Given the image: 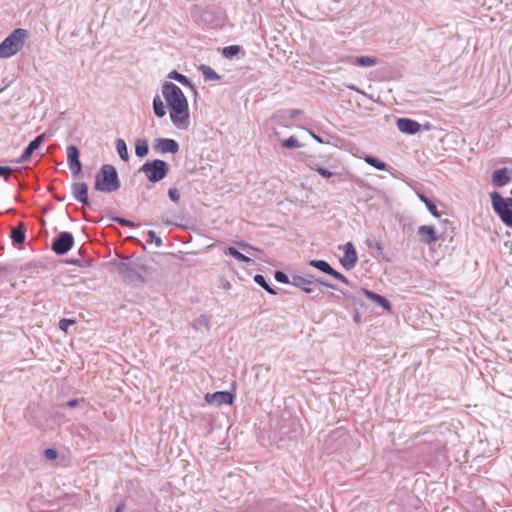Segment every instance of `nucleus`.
<instances>
[{"instance_id":"5fc2aeb1","label":"nucleus","mask_w":512,"mask_h":512,"mask_svg":"<svg viewBox=\"0 0 512 512\" xmlns=\"http://www.w3.org/2000/svg\"><path fill=\"white\" fill-rule=\"evenodd\" d=\"M330 295L335 297V298H339L340 297V295H335L334 293H331Z\"/></svg>"},{"instance_id":"f257e3e1","label":"nucleus","mask_w":512,"mask_h":512,"mask_svg":"<svg viewBox=\"0 0 512 512\" xmlns=\"http://www.w3.org/2000/svg\"><path fill=\"white\" fill-rule=\"evenodd\" d=\"M161 95L153 99V111L156 117L163 118L167 112L173 126L186 131L191 126V114L188 99L183 90L171 81H164Z\"/></svg>"},{"instance_id":"2f4dec72","label":"nucleus","mask_w":512,"mask_h":512,"mask_svg":"<svg viewBox=\"0 0 512 512\" xmlns=\"http://www.w3.org/2000/svg\"><path fill=\"white\" fill-rule=\"evenodd\" d=\"M359 258H339V262L342 265V267L346 270L353 269Z\"/></svg>"},{"instance_id":"ddd939ff","label":"nucleus","mask_w":512,"mask_h":512,"mask_svg":"<svg viewBox=\"0 0 512 512\" xmlns=\"http://www.w3.org/2000/svg\"><path fill=\"white\" fill-rule=\"evenodd\" d=\"M44 142V135H39L38 137H36L28 146L27 148L24 150V152L22 153V155L16 160V163H24L26 161H28L31 156L33 155V153L40 148V146L43 144Z\"/></svg>"},{"instance_id":"39448f33","label":"nucleus","mask_w":512,"mask_h":512,"mask_svg":"<svg viewBox=\"0 0 512 512\" xmlns=\"http://www.w3.org/2000/svg\"><path fill=\"white\" fill-rule=\"evenodd\" d=\"M120 186L118 174L112 165H103L95 176L94 189L104 193L116 191Z\"/></svg>"},{"instance_id":"7ed1b4c3","label":"nucleus","mask_w":512,"mask_h":512,"mask_svg":"<svg viewBox=\"0 0 512 512\" xmlns=\"http://www.w3.org/2000/svg\"><path fill=\"white\" fill-rule=\"evenodd\" d=\"M292 286L301 290L306 294H314L313 298H318L323 291L318 289V286H324L332 290H337V285L328 282L322 277H316L310 273L299 274L297 272L291 273Z\"/></svg>"},{"instance_id":"603ef678","label":"nucleus","mask_w":512,"mask_h":512,"mask_svg":"<svg viewBox=\"0 0 512 512\" xmlns=\"http://www.w3.org/2000/svg\"><path fill=\"white\" fill-rule=\"evenodd\" d=\"M336 291H339L340 296H343V292H346L345 290H339L338 288H337V290H336Z\"/></svg>"},{"instance_id":"6ab92c4d","label":"nucleus","mask_w":512,"mask_h":512,"mask_svg":"<svg viewBox=\"0 0 512 512\" xmlns=\"http://www.w3.org/2000/svg\"><path fill=\"white\" fill-rule=\"evenodd\" d=\"M253 281L263 288L270 295H277L281 289L272 287L270 283L267 281L266 277L262 274H256L253 277Z\"/></svg>"},{"instance_id":"9b49d317","label":"nucleus","mask_w":512,"mask_h":512,"mask_svg":"<svg viewBox=\"0 0 512 512\" xmlns=\"http://www.w3.org/2000/svg\"><path fill=\"white\" fill-rule=\"evenodd\" d=\"M397 128L404 134L414 135L421 130L422 126L415 120L409 118H399L397 120Z\"/></svg>"},{"instance_id":"6e6552de","label":"nucleus","mask_w":512,"mask_h":512,"mask_svg":"<svg viewBox=\"0 0 512 512\" xmlns=\"http://www.w3.org/2000/svg\"><path fill=\"white\" fill-rule=\"evenodd\" d=\"M204 399L207 404L215 407L221 405H232L235 400V393L228 390L216 391L214 393H206Z\"/></svg>"},{"instance_id":"a878e982","label":"nucleus","mask_w":512,"mask_h":512,"mask_svg":"<svg viewBox=\"0 0 512 512\" xmlns=\"http://www.w3.org/2000/svg\"><path fill=\"white\" fill-rule=\"evenodd\" d=\"M418 198L425 204L428 211L436 218L440 217V213L437 210V207L434 203H432L426 196L423 194H418Z\"/></svg>"},{"instance_id":"c85d7f7f","label":"nucleus","mask_w":512,"mask_h":512,"mask_svg":"<svg viewBox=\"0 0 512 512\" xmlns=\"http://www.w3.org/2000/svg\"><path fill=\"white\" fill-rule=\"evenodd\" d=\"M11 237L13 242L15 243H23L25 239V234L23 230V225L19 224L17 227L12 229Z\"/></svg>"},{"instance_id":"20e7f679","label":"nucleus","mask_w":512,"mask_h":512,"mask_svg":"<svg viewBox=\"0 0 512 512\" xmlns=\"http://www.w3.org/2000/svg\"><path fill=\"white\" fill-rule=\"evenodd\" d=\"M28 31L23 28L13 30L0 43V59H8L18 54L25 46Z\"/></svg>"},{"instance_id":"bb28decb","label":"nucleus","mask_w":512,"mask_h":512,"mask_svg":"<svg viewBox=\"0 0 512 512\" xmlns=\"http://www.w3.org/2000/svg\"><path fill=\"white\" fill-rule=\"evenodd\" d=\"M193 327L195 330H200L201 327H205L207 330L210 329V319L206 314H201L197 319L194 320Z\"/></svg>"},{"instance_id":"ea45409f","label":"nucleus","mask_w":512,"mask_h":512,"mask_svg":"<svg viewBox=\"0 0 512 512\" xmlns=\"http://www.w3.org/2000/svg\"><path fill=\"white\" fill-rule=\"evenodd\" d=\"M344 256H355L356 250L352 243L348 242L344 245Z\"/></svg>"},{"instance_id":"1a4fd4ad","label":"nucleus","mask_w":512,"mask_h":512,"mask_svg":"<svg viewBox=\"0 0 512 512\" xmlns=\"http://www.w3.org/2000/svg\"><path fill=\"white\" fill-rule=\"evenodd\" d=\"M74 244V238L69 232H61L52 243V250L56 254L67 253Z\"/></svg>"},{"instance_id":"473e14b6","label":"nucleus","mask_w":512,"mask_h":512,"mask_svg":"<svg viewBox=\"0 0 512 512\" xmlns=\"http://www.w3.org/2000/svg\"><path fill=\"white\" fill-rule=\"evenodd\" d=\"M201 71L206 80H218L219 76L217 73L208 66H202Z\"/></svg>"},{"instance_id":"49530a36","label":"nucleus","mask_w":512,"mask_h":512,"mask_svg":"<svg viewBox=\"0 0 512 512\" xmlns=\"http://www.w3.org/2000/svg\"><path fill=\"white\" fill-rule=\"evenodd\" d=\"M125 507H126V504H125V502H124V501H122V502H120V503L116 506V508H115V511H114V512H123V511H124V509H125Z\"/></svg>"},{"instance_id":"c03bdc74","label":"nucleus","mask_w":512,"mask_h":512,"mask_svg":"<svg viewBox=\"0 0 512 512\" xmlns=\"http://www.w3.org/2000/svg\"><path fill=\"white\" fill-rule=\"evenodd\" d=\"M11 171L10 167L0 166V176H5L7 178Z\"/></svg>"},{"instance_id":"0eeeda50","label":"nucleus","mask_w":512,"mask_h":512,"mask_svg":"<svg viewBox=\"0 0 512 512\" xmlns=\"http://www.w3.org/2000/svg\"><path fill=\"white\" fill-rule=\"evenodd\" d=\"M140 172H142L150 182L157 183L168 174L169 164L159 159L147 161L140 168Z\"/></svg>"},{"instance_id":"72a5a7b5","label":"nucleus","mask_w":512,"mask_h":512,"mask_svg":"<svg viewBox=\"0 0 512 512\" xmlns=\"http://www.w3.org/2000/svg\"><path fill=\"white\" fill-rule=\"evenodd\" d=\"M76 323L73 318H62L59 321V329L65 333H68V328Z\"/></svg>"},{"instance_id":"2eb2a0df","label":"nucleus","mask_w":512,"mask_h":512,"mask_svg":"<svg viewBox=\"0 0 512 512\" xmlns=\"http://www.w3.org/2000/svg\"><path fill=\"white\" fill-rule=\"evenodd\" d=\"M155 149L161 153L175 154L179 150V145L173 139L161 138L157 140Z\"/></svg>"},{"instance_id":"4468645a","label":"nucleus","mask_w":512,"mask_h":512,"mask_svg":"<svg viewBox=\"0 0 512 512\" xmlns=\"http://www.w3.org/2000/svg\"><path fill=\"white\" fill-rule=\"evenodd\" d=\"M512 170L501 168L493 172L492 182L496 187H503L511 180Z\"/></svg>"},{"instance_id":"c756f323","label":"nucleus","mask_w":512,"mask_h":512,"mask_svg":"<svg viewBox=\"0 0 512 512\" xmlns=\"http://www.w3.org/2000/svg\"><path fill=\"white\" fill-rule=\"evenodd\" d=\"M274 279L278 282V283H281V284H286V285H292L291 283V274L288 275L286 272H284L283 270H276L274 272Z\"/></svg>"},{"instance_id":"4d7b16f0","label":"nucleus","mask_w":512,"mask_h":512,"mask_svg":"<svg viewBox=\"0 0 512 512\" xmlns=\"http://www.w3.org/2000/svg\"><path fill=\"white\" fill-rule=\"evenodd\" d=\"M4 270V266L0 265V271Z\"/></svg>"},{"instance_id":"8fccbe9b","label":"nucleus","mask_w":512,"mask_h":512,"mask_svg":"<svg viewBox=\"0 0 512 512\" xmlns=\"http://www.w3.org/2000/svg\"><path fill=\"white\" fill-rule=\"evenodd\" d=\"M307 135H309L310 137L314 138L317 142L319 143H322V139L320 137H318L317 135L313 134L312 132L310 131H306Z\"/></svg>"},{"instance_id":"4c0bfd02","label":"nucleus","mask_w":512,"mask_h":512,"mask_svg":"<svg viewBox=\"0 0 512 512\" xmlns=\"http://www.w3.org/2000/svg\"><path fill=\"white\" fill-rule=\"evenodd\" d=\"M147 242L152 244L154 243L156 246H160L161 243H162V240L160 237H158L155 232L153 231H149L148 232V239H147Z\"/></svg>"},{"instance_id":"5701e85b","label":"nucleus","mask_w":512,"mask_h":512,"mask_svg":"<svg viewBox=\"0 0 512 512\" xmlns=\"http://www.w3.org/2000/svg\"><path fill=\"white\" fill-rule=\"evenodd\" d=\"M167 78L170 79V80L177 81L178 83H180L185 88L193 89V85L190 82V80H188V78L186 76L178 73L177 71L170 72L168 74Z\"/></svg>"},{"instance_id":"412c9836","label":"nucleus","mask_w":512,"mask_h":512,"mask_svg":"<svg viewBox=\"0 0 512 512\" xmlns=\"http://www.w3.org/2000/svg\"><path fill=\"white\" fill-rule=\"evenodd\" d=\"M93 258H65L59 262L62 264L75 265L78 267H90Z\"/></svg>"},{"instance_id":"c9c22d12","label":"nucleus","mask_w":512,"mask_h":512,"mask_svg":"<svg viewBox=\"0 0 512 512\" xmlns=\"http://www.w3.org/2000/svg\"><path fill=\"white\" fill-rule=\"evenodd\" d=\"M240 51V47L237 46V45H232V46H228V47H225L223 49V55L227 58H231L235 55H237Z\"/></svg>"},{"instance_id":"de8ad7c7","label":"nucleus","mask_w":512,"mask_h":512,"mask_svg":"<svg viewBox=\"0 0 512 512\" xmlns=\"http://www.w3.org/2000/svg\"><path fill=\"white\" fill-rule=\"evenodd\" d=\"M237 259L242 262H245L247 264H255V260L253 258L245 257V258H237Z\"/></svg>"},{"instance_id":"f3484780","label":"nucleus","mask_w":512,"mask_h":512,"mask_svg":"<svg viewBox=\"0 0 512 512\" xmlns=\"http://www.w3.org/2000/svg\"><path fill=\"white\" fill-rule=\"evenodd\" d=\"M418 235L421 241L425 243H434L438 240L435 229L429 225H422L418 228Z\"/></svg>"},{"instance_id":"f704fd0d","label":"nucleus","mask_w":512,"mask_h":512,"mask_svg":"<svg viewBox=\"0 0 512 512\" xmlns=\"http://www.w3.org/2000/svg\"><path fill=\"white\" fill-rule=\"evenodd\" d=\"M343 297L346 298L354 306L363 307L364 303L354 294L349 292H343Z\"/></svg>"},{"instance_id":"aec40b11","label":"nucleus","mask_w":512,"mask_h":512,"mask_svg":"<svg viewBox=\"0 0 512 512\" xmlns=\"http://www.w3.org/2000/svg\"><path fill=\"white\" fill-rule=\"evenodd\" d=\"M309 265L318 271L330 276L335 270L327 261L322 259H312L309 261Z\"/></svg>"},{"instance_id":"dca6fc26","label":"nucleus","mask_w":512,"mask_h":512,"mask_svg":"<svg viewBox=\"0 0 512 512\" xmlns=\"http://www.w3.org/2000/svg\"><path fill=\"white\" fill-rule=\"evenodd\" d=\"M73 197L79 202L87 205L89 204L88 199V186L83 182H76L71 187Z\"/></svg>"},{"instance_id":"79ce46f5","label":"nucleus","mask_w":512,"mask_h":512,"mask_svg":"<svg viewBox=\"0 0 512 512\" xmlns=\"http://www.w3.org/2000/svg\"><path fill=\"white\" fill-rule=\"evenodd\" d=\"M317 172L324 178H331L334 176V173L329 171L328 169H325L323 167H317Z\"/></svg>"},{"instance_id":"f8f14e48","label":"nucleus","mask_w":512,"mask_h":512,"mask_svg":"<svg viewBox=\"0 0 512 512\" xmlns=\"http://www.w3.org/2000/svg\"><path fill=\"white\" fill-rule=\"evenodd\" d=\"M67 162L69 168L74 175H77L81 171V163L79 160V151L75 146H69L67 148Z\"/></svg>"},{"instance_id":"4be33fe9","label":"nucleus","mask_w":512,"mask_h":512,"mask_svg":"<svg viewBox=\"0 0 512 512\" xmlns=\"http://www.w3.org/2000/svg\"><path fill=\"white\" fill-rule=\"evenodd\" d=\"M351 63L361 67H371L377 64V59L369 56H357L351 59Z\"/></svg>"},{"instance_id":"cd10ccee","label":"nucleus","mask_w":512,"mask_h":512,"mask_svg":"<svg viewBox=\"0 0 512 512\" xmlns=\"http://www.w3.org/2000/svg\"><path fill=\"white\" fill-rule=\"evenodd\" d=\"M116 149H117V152H118L120 158L123 161H128V159H129L128 149H127V145L123 139L117 140Z\"/></svg>"},{"instance_id":"864d4df0","label":"nucleus","mask_w":512,"mask_h":512,"mask_svg":"<svg viewBox=\"0 0 512 512\" xmlns=\"http://www.w3.org/2000/svg\"><path fill=\"white\" fill-rule=\"evenodd\" d=\"M349 88H350V89H352V90H355V91H357V92H360V91H359L357 88H355L354 86H349Z\"/></svg>"},{"instance_id":"e433bc0d","label":"nucleus","mask_w":512,"mask_h":512,"mask_svg":"<svg viewBox=\"0 0 512 512\" xmlns=\"http://www.w3.org/2000/svg\"><path fill=\"white\" fill-rule=\"evenodd\" d=\"M43 455L47 460L53 461L58 458L59 453L56 448L50 447L44 450Z\"/></svg>"},{"instance_id":"7c9ffc66","label":"nucleus","mask_w":512,"mask_h":512,"mask_svg":"<svg viewBox=\"0 0 512 512\" xmlns=\"http://www.w3.org/2000/svg\"><path fill=\"white\" fill-rule=\"evenodd\" d=\"M282 145L285 148H299L302 147L304 144L301 143L297 137L291 136L290 138L283 141Z\"/></svg>"},{"instance_id":"a19ab883","label":"nucleus","mask_w":512,"mask_h":512,"mask_svg":"<svg viewBox=\"0 0 512 512\" xmlns=\"http://www.w3.org/2000/svg\"><path fill=\"white\" fill-rule=\"evenodd\" d=\"M80 402H84V399H70L65 403V406L70 409H74L79 406Z\"/></svg>"},{"instance_id":"f03ea898","label":"nucleus","mask_w":512,"mask_h":512,"mask_svg":"<svg viewBox=\"0 0 512 512\" xmlns=\"http://www.w3.org/2000/svg\"><path fill=\"white\" fill-rule=\"evenodd\" d=\"M144 260L145 258H118L109 262V266L112 271L119 273L125 284L138 288L145 283L144 274L152 269Z\"/></svg>"},{"instance_id":"3c124183","label":"nucleus","mask_w":512,"mask_h":512,"mask_svg":"<svg viewBox=\"0 0 512 512\" xmlns=\"http://www.w3.org/2000/svg\"><path fill=\"white\" fill-rule=\"evenodd\" d=\"M88 253V250L86 248H80L79 250V254H87Z\"/></svg>"},{"instance_id":"a18cd8bd","label":"nucleus","mask_w":512,"mask_h":512,"mask_svg":"<svg viewBox=\"0 0 512 512\" xmlns=\"http://www.w3.org/2000/svg\"><path fill=\"white\" fill-rule=\"evenodd\" d=\"M220 286H221V288H223L224 290H229V289H231V283H230L228 280L224 279V278H221V279H220Z\"/></svg>"},{"instance_id":"37998d69","label":"nucleus","mask_w":512,"mask_h":512,"mask_svg":"<svg viewBox=\"0 0 512 512\" xmlns=\"http://www.w3.org/2000/svg\"><path fill=\"white\" fill-rule=\"evenodd\" d=\"M168 195L173 202H177L180 198V194L175 188H170L168 191Z\"/></svg>"},{"instance_id":"6e6d98bb","label":"nucleus","mask_w":512,"mask_h":512,"mask_svg":"<svg viewBox=\"0 0 512 512\" xmlns=\"http://www.w3.org/2000/svg\"><path fill=\"white\" fill-rule=\"evenodd\" d=\"M121 222H122L123 224H125V225H127V224H128V222H127V221H125V220H121Z\"/></svg>"},{"instance_id":"a211bd4d","label":"nucleus","mask_w":512,"mask_h":512,"mask_svg":"<svg viewBox=\"0 0 512 512\" xmlns=\"http://www.w3.org/2000/svg\"><path fill=\"white\" fill-rule=\"evenodd\" d=\"M227 251L230 254V256L240 257L252 254L253 252L256 251V249L248 244L238 243L234 247H229Z\"/></svg>"},{"instance_id":"393cba45","label":"nucleus","mask_w":512,"mask_h":512,"mask_svg":"<svg viewBox=\"0 0 512 512\" xmlns=\"http://www.w3.org/2000/svg\"><path fill=\"white\" fill-rule=\"evenodd\" d=\"M363 159L367 164L376 168L377 170H386L387 169V164L376 157L368 155V156H365Z\"/></svg>"},{"instance_id":"9d476101","label":"nucleus","mask_w":512,"mask_h":512,"mask_svg":"<svg viewBox=\"0 0 512 512\" xmlns=\"http://www.w3.org/2000/svg\"><path fill=\"white\" fill-rule=\"evenodd\" d=\"M359 293L363 294L367 299L371 300L385 311H391L392 304L385 296L366 288H360Z\"/></svg>"},{"instance_id":"b1692460","label":"nucleus","mask_w":512,"mask_h":512,"mask_svg":"<svg viewBox=\"0 0 512 512\" xmlns=\"http://www.w3.org/2000/svg\"><path fill=\"white\" fill-rule=\"evenodd\" d=\"M148 141L146 139H137L135 143V154L143 158L148 154Z\"/></svg>"},{"instance_id":"58836bf2","label":"nucleus","mask_w":512,"mask_h":512,"mask_svg":"<svg viewBox=\"0 0 512 512\" xmlns=\"http://www.w3.org/2000/svg\"><path fill=\"white\" fill-rule=\"evenodd\" d=\"M331 277H333L334 279L340 281L343 284H346V285L350 284L349 279L345 275H343L342 273L338 272L337 270L333 271V273L331 274Z\"/></svg>"},{"instance_id":"09e8293b","label":"nucleus","mask_w":512,"mask_h":512,"mask_svg":"<svg viewBox=\"0 0 512 512\" xmlns=\"http://www.w3.org/2000/svg\"><path fill=\"white\" fill-rule=\"evenodd\" d=\"M353 320L355 323H360L361 322V315L360 313L356 310L353 314Z\"/></svg>"},{"instance_id":"423d86ee","label":"nucleus","mask_w":512,"mask_h":512,"mask_svg":"<svg viewBox=\"0 0 512 512\" xmlns=\"http://www.w3.org/2000/svg\"><path fill=\"white\" fill-rule=\"evenodd\" d=\"M493 211L507 227L512 229V197H503L499 192L489 194Z\"/></svg>"}]
</instances>
